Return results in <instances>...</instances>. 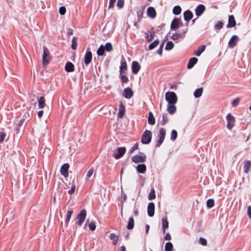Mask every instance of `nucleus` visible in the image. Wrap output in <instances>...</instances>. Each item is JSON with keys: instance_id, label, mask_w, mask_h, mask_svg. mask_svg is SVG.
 Returning <instances> with one entry per match:
<instances>
[{"instance_id": "1", "label": "nucleus", "mask_w": 251, "mask_h": 251, "mask_svg": "<svg viewBox=\"0 0 251 251\" xmlns=\"http://www.w3.org/2000/svg\"><path fill=\"white\" fill-rule=\"evenodd\" d=\"M87 215L86 210L84 209H82L78 214L76 217L77 221L75 224L79 227H80L84 222Z\"/></svg>"}, {"instance_id": "2", "label": "nucleus", "mask_w": 251, "mask_h": 251, "mask_svg": "<svg viewBox=\"0 0 251 251\" xmlns=\"http://www.w3.org/2000/svg\"><path fill=\"white\" fill-rule=\"evenodd\" d=\"M152 132L149 130H146L143 133L142 138L141 142L143 144H149L151 140Z\"/></svg>"}, {"instance_id": "3", "label": "nucleus", "mask_w": 251, "mask_h": 251, "mask_svg": "<svg viewBox=\"0 0 251 251\" xmlns=\"http://www.w3.org/2000/svg\"><path fill=\"white\" fill-rule=\"evenodd\" d=\"M165 99L169 104H175L177 102V96L174 92H167L165 94Z\"/></svg>"}, {"instance_id": "4", "label": "nucleus", "mask_w": 251, "mask_h": 251, "mask_svg": "<svg viewBox=\"0 0 251 251\" xmlns=\"http://www.w3.org/2000/svg\"><path fill=\"white\" fill-rule=\"evenodd\" d=\"M50 59V52L49 50L45 47H43V53L42 56V64L44 67H46L49 63Z\"/></svg>"}, {"instance_id": "5", "label": "nucleus", "mask_w": 251, "mask_h": 251, "mask_svg": "<svg viewBox=\"0 0 251 251\" xmlns=\"http://www.w3.org/2000/svg\"><path fill=\"white\" fill-rule=\"evenodd\" d=\"M226 119L227 122L226 127L228 129L231 130L235 126V118L232 115L231 113H228L226 116Z\"/></svg>"}, {"instance_id": "6", "label": "nucleus", "mask_w": 251, "mask_h": 251, "mask_svg": "<svg viewBox=\"0 0 251 251\" xmlns=\"http://www.w3.org/2000/svg\"><path fill=\"white\" fill-rule=\"evenodd\" d=\"M142 155H135L132 156L131 160L135 163H144L146 160V155L142 152H140Z\"/></svg>"}, {"instance_id": "7", "label": "nucleus", "mask_w": 251, "mask_h": 251, "mask_svg": "<svg viewBox=\"0 0 251 251\" xmlns=\"http://www.w3.org/2000/svg\"><path fill=\"white\" fill-rule=\"evenodd\" d=\"M126 147H119L117 148V152L113 154V156L116 159L121 158L126 153Z\"/></svg>"}, {"instance_id": "8", "label": "nucleus", "mask_w": 251, "mask_h": 251, "mask_svg": "<svg viewBox=\"0 0 251 251\" xmlns=\"http://www.w3.org/2000/svg\"><path fill=\"white\" fill-rule=\"evenodd\" d=\"M69 169V165L68 163H65L62 165L60 168L61 174L63 176L65 177L68 176L69 173L68 170Z\"/></svg>"}, {"instance_id": "9", "label": "nucleus", "mask_w": 251, "mask_h": 251, "mask_svg": "<svg viewBox=\"0 0 251 251\" xmlns=\"http://www.w3.org/2000/svg\"><path fill=\"white\" fill-rule=\"evenodd\" d=\"M123 95L126 99H129L133 97V92L130 88L127 87L124 89Z\"/></svg>"}, {"instance_id": "10", "label": "nucleus", "mask_w": 251, "mask_h": 251, "mask_svg": "<svg viewBox=\"0 0 251 251\" xmlns=\"http://www.w3.org/2000/svg\"><path fill=\"white\" fill-rule=\"evenodd\" d=\"M205 10V7L202 4H200L195 9V14L199 17L201 16Z\"/></svg>"}, {"instance_id": "11", "label": "nucleus", "mask_w": 251, "mask_h": 251, "mask_svg": "<svg viewBox=\"0 0 251 251\" xmlns=\"http://www.w3.org/2000/svg\"><path fill=\"white\" fill-rule=\"evenodd\" d=\"M180 19L177 18H175L171 24V29L172 30H176L179 26Z\"/></svg>"}, {"instance_id": "12", "label": "nucleus", "mask_w": 251, "mask_h": 251, "mask_svg": "<svg viewBox=\"0 0 251 251\" xmlns=\"http://www.w3.org/2000/svg\"><path fill=\"white\" fill-rule=\"evenodd\" d=\"M155 205L153 202H150L148 205V215L149 217H152L154 214Z\"/></svg>"}, {"instance_id": "13", "label": "nucleus", "mask_w": 251, "mask_h": 251, "mask_svg": "<svg viewBox=\"0 0 251 251\" xmlns=\"http://www.w3.org/2000/svg\"><path fill=\"white\" fill-rule=\"evenodd\" d=\"M238 37L236 35H233L230 39L228 42V46L230 48L233 49L236 45L237 41H238Z\"/></svg>"}, {"instance_id": "14", "label": "nucleus", "mask_w": 251, "mask_h": 251, "mask_svg": "<svg viewBox=\"0 0 251 251\" xmlns=\"http://www.w3.org/2000/svg\"><path fill=\"white\" fill-rule=\"evenodd\" d=\"M92 59V54L90 51H89L88 50H87L86 52L85 53L84 60V63L86 66L90 63Z\"/></svg>"}, {"instance_id": "15", "label": "nucleus", "mask_w": 251, "mask_h": 251, "mask_svg": "<svg viewBox=\"0 0 251 251\" xmlns=\"http://www.w3.org/2000/svg\"><path fill=\"white\" fill-rule=\"evenodd\" d=\"M236 21L233 15L228 16V24L226 25L227 28H231L236 25Z\"/></svg>"}, {"instance_id": "16", "label": "nucleus", "mask_w": 251, "mask_h": 251, "mask_svg": "<svg viewBox=\"0 0 251 251\" xmlns=\"http://www.w3.org/2000/svg\"><path fill=\"white\" fill-rule=\"evenodd\" d=\"M141 68L140 65L138 62L133 61L132 63V72L134 74H137Z\"/></svg>"}, {"instance_id": "17", "label": "nucleus", "mask_w": 251, "mask_h": 251, "mask_svg": "<svg viewBox=\"0 0 251 251\" xmlns=\"http://www.w3.org/2000/svg\"><path fill=\"white\" fill-rule=\"evenodd\" d=\"M184 19L185 21L188 22L193 17V13L189 10H187L183 13Z\"/></svg>"}, {"instance_id": "18", "label": "nucleus", "mask_w": 251, "mask_h": 251, "mask_svg": "<svg viewBox=\"0 0 251 251\" xmlns=\"http://www.w3.org/2000/svg\"><path fill=\"white\" fill-rule=\"evenodd\" d=\"M147 15L151 18H154L156 16V13L154 7L150 6L147 9Z\"/></svg>"}, {"instance_id": "19", "label": "nucleus", "mask_w": 251, "mask_h": 251, "mask_svg": "<svg viewBox=\"0 0 251 251\" xmlns=\"http://www.w3.org/2000/svg\"><path fill=\"white\" fill-rule=\"evenodd\" d=\"M198 61V58L196 57L191 58L189 59L188 63L187 64V68L188 69H192L194 67V66L197 63Z\"/></svg>"}, {"instance_id": "20", "label": "nucleus", "mask_w": 251, "mask_h": 251, "mask_svg": "<svg viewBox=\"0 0 251 251\" xmlns=\"http://www.w3.org/2000/svg\"><path fill=\"white\" fill-rule=\"evenodd\" d=\"M137 172L140 174H144L147 170V167L145 164H140L136 166Z\"/></svg>"}, {"instance_id": "21", "label": "nucleus", "mask_w": 251, "mask_h": 251, "mask_svg": "<svg viewBox=\"0 0 251 251\" xmlns=\"http://www.w3.org/2000/svg\"><path fill=\"white\" fill-rule=\"evenodd\" d=\"M163 233H165L166 230L169 227V222L167 217H164L162 219Z\"/></svg>"}, {"instance_id": "22", "label": "nucleus", "mask_w": 251, "mask_h": 251, "mask_svg": "<svg viewBox=\"0 0 251 251\" xmlns=\"http://www.w3.org/2000/svg\"><path fill=\"white\" fill-rule=\"evenodd\" d=\"M65 70L67 72H72L74 71V65L71 62H67L65 65Z\"/></svg>"}, {"instance_id": "23", "label": "nucleus", "mask_w": 251, "mask_h": 251, "mask_svg": "<svg viewBox=\"0 0 251 251\" xmlns=\"http://www.w3.org/2000/svg\"><path fill=\"white\" fill-rule=\"evenodd\" d=\"M205 48L206 47L205 45H201L200 46L198 50L194 51V54L197 56H200L202 52L205 50Z\"/></svg>"}, {"instance_id": "24", "label": "nucleus", "mask_w": 251, "mask_h": 251, "mask_svg": "<svg viewBox=\"0 0 251 251\" xmlns=\"http://www.w3.org/2000/svg\"><path fill=\"white\" fill-rule=\"evenodd\" d=\"M45 99L44 97H40L38 99V106L39 108H43L45 106Z\"/></svg>"}, {"instance_id": "25", "label": "nucleus", "mask_w": 251, "mask_h": 251, "mask_svg": "<svg viewBox=\"0 0 251 251\" xmlns=\"http://www.w3.org/2000/svg\"><path fill=\"white\" fill-rule=\"evenodd\" d=\"M251 167V163L250 161H246L245 162L244 165V172L246 174H248L250 171Z\"/></svg>"}, {"instance_id": "26", "label": "nucleus", "mask_w": 251, "mask_h": 251, "mask_svg": "<svg viewBox=\"0 0 251 251\" xmlns=\"http://www.w3.org/2000/svg\"><path fill=\"white\" fill-rule=\"evenodd\" d=\"M125 111V106L123 105L122 103L119 105V112L118 113V117L120 118H122L123 117Z\"/></svg>"}, {"instance_id": "27", "label": "nucleus", "mask_w": 251, "mask_h": 251, "mask_svg": "<svg viewBox=\"0 0 251 251\" xmlns=\"http://www.w3.org/2000/svg\"><path fill=\"white\" fill-rule=\"evenodd\" d=\"M73 213L74 211L73 210H69L67 212V213L66 214V218L65 220V224H66L67 226L68 225Z\"/></svg>"}, {"instance_id": "28", "label": "nucleus", "mask_w": 251, "mask_h": 251, "mask_svg": "<svg viewBox=\"0 0 251 251\" xmlns=\"http://www.w3.org/2000/svg\"><path fill=\"white\" fill-rule=\"evenodd\" d=\"M127 69L126 62L125 59L122 60L121 62V65L120 67V73L121 74L123 73Z\"/></svg>"}, {"instance_id": "29", "label": "nucleus", "mask_w": 251, "mask_h": 251, "mask_svg": "<svg viewBox=\"0 0 251 251\" xmlns=\"http://www.w3.org/2000/svg\"><path fill=\"white\" fill-rule=\"evenodd\" d=\"M148 123L150 125H153L155 123V120L151 112H149L148 117Z\"/></svg>"}, {"instance_id": "30", "label": "nucleus", "mask_w": 251, "mask_h": 251, "mask_svg": "<svg viewBox=\"0 0 251 251\" xmlns=\"http://www.w3.org/2000/svg\"><path fill=\"white\" fill-rule=\"evenodd\" d=\"M175 104H168L167 111L171 114H174L176 111V107Z\"/></svg>"}, {"instance_id": "31", "label": "nucleus", "mask_w": 251, "mask_h": 251, "mask_svg": "<svg viewBox=\"0 0 251 251\" xmlns=\"http://www.w3.org/2000/svg\"><path fill=\"white\" fill-rule=\"evenodd\" d=\"M202 92H203V88L202 87L197 89L194 93V96L195 98H200L201 96V95L202 94Z\"/></svg>"}, {"instance_id": "32", "label": "nucleus", "mask_w": 251, "mask_h": 251, "mask_svg": "<svg viewBox=\"0 0 251 251\" xmlns=\"http://www.w3.org/2000/svg\"><path fill=\"white\" fill-rule=\"evenodd\" d=\"M181 8L180 6L176 5L174 7L173 13L175 15H178L181 13Z\"/></svg>"}, {"instance_id": "33", "label": "nucleus", "mask_w": 251, "mask_h": 251, "mask_svg": "<svg viewBox=\"0 0 251 251\" xmlns=\"http://www.w3.org/2000/svg\"><path fill=\"white\" fill-rule=\"evenodd\" d=\"M134 226V222L133 218L131 217L129 218L127 226V228L128 229H132Z\"/></svg>"}, {"instance_id": "34", "label": "nucleus", "mask_w": 251, "mask_h": 251, "mask_svg": "<svg viewBox=\"0 0 251 251\" xmlns=\"http://www.w3.org/2000/svg\"><path fill=\"white\" fill-rule=\"evenodd\" d=\"M159 43V40L158 39L154 40L152 43L150 44L149 46V49L152 50L156 48Z\"/></svg>"}, {"instance_id": "35", "label": "nucleus", "mask_w": 251, "mask_h": 251, "mask_svg": "<svg viewBox=\"0 0 251 251\" xmlns=\"http://www.w3.org/2000/svg\"><path fill=\"white\" fill-rule=\"evenodd\" d=\"M144 9H145V7L144 6H141L140 7V10H138L137 11V17H138V21L139 20H140L142 18V17H143Z\"/></svg>"}, {"instance_id": "36", "label": "nucleus", "mask_w": 251, "mask_h": 251, "mask_svg": "<svg viewBox=\"0 0 251 251\" xmlns=\"http://www.w3.org/2000/svg\"><path fill=\"white\" fill-rule=\"evenodd\" d=\"M182 37H183V34H182L181 33H174V34H173V35L171 36V38L173 40H174V41L178 40L180 38H182Z\"/></svg>"}, {"instance_id": "37", "label": "nucleus", "mask_w": 251, "mask_h": 251, "mask_svg": "<svg viewBox=\"0 0 251 251\" xmlns=\"http://www.w3.org/2000/svg\"><path fill=\"white\" fill-rule=\"evenodd\" d=\"M173 249V245L170 242H168L165 246V251H172Z\"/></svg>"}, {"instance_id": "38", "label": "nucleus", "mask_w": 251, "mask_h": 251, "mask_svg": "<svg viewBox=\"0 0 251 251\" xmlns=\"http://www.w3.org/2000/svg\"><path fill=\"white\" fill-rule=\"evenodd\" d=\"M104 49L105 51L107 52H110L112 50L113 47L111 43L108 42L106 43V44L103 46Z\"/></svg>"}, {"instance_id": "39", "label": "nucleus", "mask_w": 251, "mask_h": 251, "mask_svg": "<svg viewBox=\"0 0 251 251\" xmlns=\"http://www.w3.org/2000/svg\"><path fill=\"white\" fill-rule=\"evenodd\" d=\"M166 130L164 128H160L157 137L165 138Z\"/></svg>"}, {"instance_id": "40", "label": "nucleus", "mask_w": 251, "mask_h": 251, "mask_svg": "<svg viewBox=\"0 0 251 251\" xmlns=\"http://www.w3.org/2000/svg\"><path fill=\"white\" fill-rule=\"evenodd\" d=\"M103 47V45H101L99 48L98 49L97 53L99 56H102L104 54V51L105 50Z\"/></svg>"}, {"instance_id": "41", "label": "nucleus", "mask_w": 251, "mask_h": 251, "mask_svg": "<svg viewBox=\"0 0 251 251\" xmlns=\"http://www.w3.org/2000/svg\"><path fill=\"white\" fill-rule=\"evenodd\" d=\"M174 47V44L172 41H168L166 43L165 49L166 50H170L173 49Z\"/></svg>"}, {"instance_id": "42", "label": "nucleus", "mask_w": 251, "mask_h": 251, "mask_svg": "<svg viewBox=\"0 0 251 251\" xmlns=\"http://www.w3.org/2000/svg\"><path fill=\"white\" fill-rule=\"evenodd\" d=\"M77 45V38L75 36L73 37L72 39V44L71 45L72 49L74 50L76 49Z\"/></svg>"}, {"instance_id": "43", "label": "nucleus", "mask_w": 251, "mask_h": 251, "mask_svg": "<svg viewBox=\"0 0 251 251\" xmlns=\"http://www.w3.org/2000/svg\"><path fill=\"white\" fill-rule=\"evenodd\" d=\"M177 137V132L176 130L173 129L171 131V140L173 141H175Z\"/></svg>"}, {"instance_id": "44", "label": "nucleus", "mask_w": 251, "mask_h": 251, "mask_svg": "<svg viewBox=\"0 0 251 251\" xmlns=\"http://www.w3.org/2000/svg\"><path fill=\"white\" fill-rule=\"evenodd\" d=\"M168 122V119L167 114L165 113L162 115V120L161 122V125L162 126H164L166 123Z\"/></svg>"}, {"instance_id": "45", "label": "nucleus", "mask_w": 251, "mask_h": 251, "mask_svg": "<svg viewBox=\"0 0 251 251\" xmlns=\"http://www.w3.org/2000/svg\"><path fill=\"white\" fill-rule=\"evenodd\" d=\"M155 198V192L153 189H151L149 195L148 199L149 200H152Z\"/></svg>"}, {"instance_id": "46", "label": "nucleus", "mask_w": 251, "mask_h": 251, "mask_svg": "<svg viewBox=\"0 0 251 251\" xmlns=\"http://www.w3.org/2000/svg\"><path fill=\"white\" fill-rule=\"evenodd\" d=\"M119 77L122 83H126L129 81L128 78L126 75H123V73H120Z\"/></svg>"}, {"instance_id": "47", "label": "nucleus", "mask_w": 251, "mask_h": 251, "mask_svg": "<svg viewBox=\"0 0 251 251\" xmlns=\"http://www.w3.org/2000/svg\"><path fill=\"white\" fill-rule=\"evenodd\" d=\"M206 205L209 208L213 207L214 205V201L212 199H208L206 201Z\"/></svg>"}, {"instance_id": "48", "label": "nucleus", "mask_w": 251, "mask_h": 251, "mask_svg": "<svg viewBox=\"0 0 251 251\" xmlns=\"http://www.w3.org/2000/svg\"><path fill=\"white\" fill-rule=\"evenodd\" d=\"M157 139L156 141V144H155V147L156 148H158L163 143L165 138H161V137H157Z\"/></svg>"}, {"instance_id": "49", "label": "nucleus", "mask_w": 251, "mask_h": 251, "mask_svg": "<svg viewBox=\"0 0 251 251\" xmlns=\"http://www.w3.org/2000/svg\"><path fill=\"white\" fill-rule=\"evenodd\" d=\"M154 32H152L151 34L150 35H149L148 33H146V40L148 41V42H150L151 41L153 38H154Z\"/></svg>"}, {"instance_id": "50", "label": "nucleus", "mask_w": 251, "mask_h": 251, "mask_svg": "<svg viewBox=\"0 0 251 251\" xmlns=\"http://www.w3.org/2000/svg\"><path fill=\"white\" fill-rule=\"evenodd\" d=\"M223 25L224 24L222 21H218V23L215 25L214 28L216 30H220L223 27Z\"/></svg>"}, {"instance_id": "51", "label": "nucleus", "mask_w": 251, "mask_h": 251, "mask_svg": "<svg viewBox=\"0 0 251 251\" xmlns=\"http://www.w3.org/2000/svg\"><path fill=\"white\" fill-rule=\"evenodd\" d=\"M125 1L124 0H118L117 6L119 9L122 8L124 6Z\"/></svg>"}, {"instance_id": "52", "label": "nucleus", "mask_w": 251, "mask_h": 251, "mask_svg": "<svg viewBox=\"0 0 251 251\" xmlns=\"http://www.w3.org/2000/svg\"><path fill=\"white\" fill-rule=\"evenodd\" d=\"M89 229L92 230L94 231L96 229V225L95 222L93 221H92L88 225Z\"/></svg>"}, {"instance_id": "53", "label": "nucleus", "mask_w": 251, "mask_h": 251, "mask_svg": "<svg viewBox=\"0 0 251 251\" xmlns=\"http://www.w3.org/2000/svg\"><path fill=\"white\" fill-rule=\"evenodd\" d=\"M239 101L240 99L239 98L234 99L232 102V105L233 107H236L238 105Z\"/></svg>"}, {"instance_id": "54", "label": "nucleus", "mask_w": 251, "mask_h": 251, "mask_svg": "<svg viewBox=\"0 0 251 251\" xmlns=\"http://www.w3.org/2000/svg\"><path fill=\"white\" fill-rule=\"evenodd\" d=\"M199 242L203 246H206L207 245V241L204 238L200 237L199 239Z\"/></svg>"}, {"instance_id": "55", "label": "nucleus", "mask_w": 251, "mask_h": 251, "mask_svg": "<svg viewBox=\"0 0 251 251\" xmlns=\"http://www.w3.org/2000/svg\"><path fill=\"white\" fill-rule=\"evenodd\" d=\"M6 136V134L4 132H0V143H2Z\"/></svg>"}, {"instance_id": "56", "label": "nucleus", "mask_w": 251, "mask_h": 251, "mask_svg": "<svg viewBox=\"0 0 251 251\" xmlns=\"http://www.w3.org/2000/svg\"><path fill=\"white\" fill-rule=\"evenodd\" d=\"M59 12L60 15H63L66 13V8L65 6H61L59 9Z\"/></svg>"}, {"instance_id": "57", "label": "nucleus", "mask_w": 251, "mask_h": 251, "mask_svg": "<svg viewBox=\"0 0 251 251\" xmlns=\"http://www.w3.org/2000/svg\"><path fill=\"white\" fill-rule=\"evenodd\" d=\"M93 172H94V170L93 168H91L87 172V175H86V178L87 179H88L89 178H90L92 175H93Z\"/></svg>"}, {"instance_id": "58", "label": "nucleus", "mask_w": 251, "mask_h": 251, "mask_svg": "<svg viewBox=\"0 0 251 251\" xmlns=\"http://www.w3.org/2000/svg\"><path fill=\"white\" fill-rule=\"evenodd\" d=\"M163 48V43H162L160 45L159 49L156 51L157 53L158 54H159L160 55H162V54Z\"/></svg>"}, {"instance_id": "59", "label": "nucleus", "mask_w": 251, "mask_h": 251, "mask_svg": "<svg viewBox=\"0 0 251 251\" xmlns=\"http://www.w3.org/2000/svg\"><path fill=\"white\" fill-rule=\"evenodd\" d=\"M138 144L137 143H136L134 146H133L129 150V152L132 153L135 150L138 149Z\"/></svg>"}, {"instance_id": "60", "label": "nucleus", "mask_w": 251, "mask_h": 251, "mask_svg": "<svg viewBox=\"0 0 251 251\" xmlns=\"http://www.w3.org/2000/svg\"><path fill=\"white\" fill-rule=\"evenodd\" d=\"M75 189V185L72 186L70 190L68 191V193L70 195H72L74 193Z\"/></svg>"}, {"instance_id": "61", "label": "nucleus", "mask_w": 251, "mask_h": 251, "mask_svg": "<svg viewBox=\"0 0 251 251\" xmlns=\"http://www.w3.org/2000/svg\"><path fill=\"white\" fill-rule=\"evenodd\" d=\"M24 121H25V119L24 118L21 119L20 121H18V123L17 124V126H18V127L22 126L23 125Z\"/></svg>"}, {"instance_id": "62", "label": "nucleus", "mask_w": 251, "mask_h": 251, "mask_svg": "<svg viewBox=\"0 0 251 251\" xmlns=\"http://www.w3.org/2000/svg\"><path fill=\"white\" fill-rule=\"evenodd\" d=\"M118 236H117L115 233H112L110 234L109 238L111 240H114L117 238H118Z\"/></svg>"}, {"instance_id": "63", "label": "nucleus", "mask_w": 251, "mask_h": 251, "mask_svg": "<svg viewBox=\"0 0 251 251\" xmlns=\"http://www.w3.org/2000/svg\"><path fill=\"white\" fill-rule=\"evenodd\" d=\"M164 239L166 240H171V236L169 233H167L164 237Z\"/></svg>"}, {"instance_id": "64", "label": "nucleus", "mask_w": 251, "mask_h": 251, "mask_svg": "<svg viewBox=\"0 0 251 251\" xmlns=\"http://www.w3.org/2000/svg\"><path fill=\"white\" fill-rule=\"evenodd\" d=\"M247 213L249 217L251 219V206H249L248 207Z\"/></svg>"}]
</instances>
